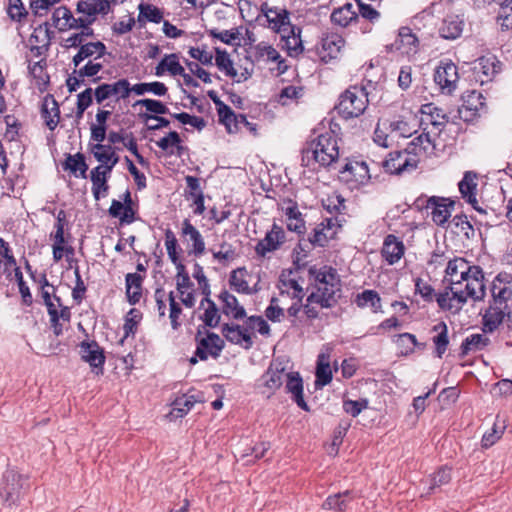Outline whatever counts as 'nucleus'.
Returning <instances> with one entry per match:
<instances>
[{
  "instance_id": "nucleus-1",
  "label": "nucleus",
  "mask_w": 512,
  "mask_h": 512,
  "mask_svg": "<svg viewBox=\"0 0 512 512\" xmlns=\"http://www.w3.org/2000/svg\"><path fill=\"white\" fill-rule=\"evenodd\" d=\"M309 275L314 281V290L303 305V313L308 319H316L321 309L336 304L341 283L336 269L329 266H313L309 269Z\"/></svg>"
},
{
  "instance_id": "nucleus-2",
  "label": "nucleus",
  "mask_w": 512,
  "mask_h": 512,
  "mask_svg": "<svg viewBox=\"0 0 512 512\" xmlns=\"http://www.w3.org/2000/svg\"><path fill=\"white\" fill-rule=\"evenodd\" d=\"M470 283L450 285L447 284L443 292L436 295V302L442 310L458 313L466 304L468 298L473 301H481L486 295L485 283H479L475 287V293L470 290Z\"/></svg>"
},
{
  "instance_id": "nucleus-3",
  "label": "nucleus",
  "mask_w": 512,
  "mask_h": 512,
  "mask_svg": "<svg viewBox=\"0 0 512 512\" xmlns=\"http://www.w3.org/2000/svg\"><path fill=\"white\" fill-rule=\"evenodd\" d=\"M338 157L339 147L337 138L333 131H326L311 141L303 150L302 160L306 162L307 166L313 160L320 166L327 167L334 163Z\"/></svg>"
},
{
  "instance_id": "nucleus-4",
  "label": "nucleus",
  "mask_w": 512,
  "mask_h": 512,
  "mask_svg": "<svg viewBox=\"0 0 512 512\" xmlns=\"http://www.w3.org/2000/svg\"><path fill=\"white\" fill-rule=\"evenodd\" d=\"M444 283L450 285L470 283L469 289L475 293V286L484 283V273L480 266L470 265L464 258H454L449 260L446 270Z\"/></svg>"
},
{
  "instance_id": "nucleus-5",
  "label": "nucleus",
  "mask_w": 512,
  "mask_h": 512,
  "mask_svg": "<svg viewBox=\"0 0 512 512\" xmlns=\"http://www.w3.org/2000/svg\"><path fill=\"white\" fill-rule=\"evenodd\" d=\"M368 102L366 89L361 86H352L340 95L336 109L344 119L356 118L364 113Z\"/></svg>"
},
{
  "instance_id": "nucleus-6",
  "label": "nucleus",
  "mask_w": 512,
  "mask_h": 512,
  "mask_svg": "<svg viewBox=\"0 0 512 512\" xmlns=\"http://www.w3.org/2000/svg\"><path fill=\"white\" fill-rule=\"evenodd\" d=\"M27 479L15 470H7L0 485V497L9 505L14 504L27 486Z\"/></svg>"
},
{
  "instance_id": "nucleus-7",
  "label": "nucleus",
  "mask_w": 512,
  "mask_h": 512,
  "mask_svg": "<svg viewBox=\"0 0 512 512\" xmlns=\"http://www.w3.org/2000/svg\"><path fill=\"white\" fill-rule=\"evenodd\" d=\"M419 160L420 159L407 148L403 151L389 153L388 158L383 162V167L386 172L400 175L415 170Z\"/></svg>"
},
{
  "instance_id": "nucleus-8",
  "label": "nucleus",
  "mask_w": 512,
  "mask_h": 512,
  "mask_svg": "<svg viewBox=\"0 0 512 512\" xmlns=\"http://www.w3.org/2000/svg\"><path fill=\"white\" fill-rule=\"evenodd\" d=\"M286 241V233L278 224L274 223L265 237L258 241L255 252L259 257L265 258L268 254L277 251Z\"/></svg>"
},
{
  "instance_id": "nucleus-9",
  "label": "nucleus",
  "mask_w": 512,
  "mask_h": 512,
  "mask_svg": "<svg viewBox=\"0 0 512 512\" xmlns=\"http://www.w3.org/2000/svg\"><path fill=\"white\" fill-rule=\"evenodd\" d=\"M340 178L350 184L351 188L365 184L370 179L369 169L364 161H349L340 170Z\"/></svg>"
},
{
  "instance_id": "nucleus-10",
  "label": "nucleus",
  "mask_w": 512,
  "mask_h": 512,
  "mask_svg": "<svg viewBox=\"0 0 512 512\" xmlns=\"http://www.w3.org/2000/svg\"><path fill=\"white\" fill-rule=\"evenodd\" d=\"M277 287L279 289L280 299L288 297L292 300L302 302L305 296L302 284L299 282L297 275L292 271L282 272Z\"/></svg>"
},
{
  "instance_id": "nucleus-11",
  "label": "nucleus",
  "mask_w": 512,
  "mask_h": 512,
  "mask_svg": "<svg viewBox=\"0 0 512 512\" xmlns=\"http://www.w3.org/2000/svg\"><path fill=\"white\" fill-rule=\"evenodd\" d=\"M200 331L196 336L197 340V348H196V356L204 361L207 360L208 357L217 358L224 348V341L220 338L219 335L208 332L205 337L199 338Z\"/></svg>"
},
{
  "instance_id": "nucleus-12",
  "label": "nucleus",
  "mask_w": 512,
  "mask_h": 512,
  "mask_svg": "<svg viewBox=\"0 0 512 512\" xmlns=\"http://www.w3.org/2000/svg\"><path fill=\"white\" fill-rule=\"evenodd\" d=\"M459 79L457 66L452 62H441L436 68L434 81L442 92L451 94L456 89Z\"/></svg>"
},
{
  "instance_id": "nucleus-13",
  "label": "nucleus",
  "mask_w": 512,
  "mask_h": 512,
  "mask_svg": "<svg viewBox=\"0 0 512 512\" xmlns=\"http://www.w3.org/2000/svg\"><path fill=\"white\" fill-rule=\"evenodd\" d=\"M176 290L185 307H194L196 303L194 283L191 281L184 265H178V273L176 274Z\"/></svg>"
},
{
  "instance_id": "nucleus-14",
  "label": "nucleus",
  "mask_w": 512,
  "mask_h": 512,
  "mask_svg": "<svg viewBox=\"0 0 512 512\" xmlns=\"http://www.w3.org/2000/svg\"><path fill=\"white\" fill-rule=\"evenodd\" d=\"M426 208L431 210L432 221L437 226L444 227L451 217L454 202L447 198L432 196L427 199Z\"/></svg>"
},
{
  "instance_id": "nucleus-15",
  "label": "nucleus",
  "mask_w": 512,
  "mask_h": 512,
  "mask_svg": "<svg viewBox=\"0 0 512 512\" xmlns=\"http://www.w3.org/2000/svg\"><path fill=\"white\" fill-rule=\"evenodd\" d=\"M261 12L265 16L269 28L279 34L286 33V30L292 26L289 12L284 8L271 7L267 3H264L261 5Z\"/></svg>"
},
{
  "instance_id": "nucleus-16",
  "label": "nucleus",
  "mask_w": 512,
  "mask_h": 512,
  "mask_svg": "<svg viewBox=\"0 0 512 512\" xmlns=\"http://www.w3.org/2000/svg\"><path fill=\"white\" fill-rule=\"evenodd\" d=\"M344 44L345 40L341 35L328 33L322 37L317 53L323 62L328 63L339 57Z\"/></svg>"
},
{
  "instance_id": "nucleus-17",
  "label": "nucleus",
  "mask_w": 512,
  "mask_h": 512,
  "mask_svg": "<svg viewBox=\"0 0 512 512\" xmlns=\"http://www.w3.org/2000/svg\"><path fill=\"white\" fill-rule=\"evenodd\" d=\"M76 12L83 15L91 26L98 15L106 16L112 12L106 0H79L76 4Z\"/></svg>"
},
{
  "instance_id": "nucleus-18",
  "label": "nucleus",
  "mask_w": 512,
  "mask_h": 512,
  "mask_svg": "<svg viewBox=\"0 0 512 512\" xmlns=\"http://www.w3.org/2000/svg\"><path fill=\"white\" fill-rule=\"evenodd\" d=\"M287 371L279 361H273L267 371L261 377V384L264 386L267 396H271L277 389H279L286 377Z\"/></svg>"
},
{
  "instance_id": "nucleus-19",
  "label": "nucleus",
  "mask_w": 512,
  "mask_h": 512,
  "mask_svg": "<svg viewBox=\"0 0 512 512\" xmlns=\"http://www.w3.org/2000/svg\"><path fill=\"white\" fill-rule=\"evenodd\" d=\"M79 353L83 361L96 370V373L102 372L105 363L103 349L96 341H83L79 345Z\"/></svg>"
},
{
  "instance_id": "nucleus-20",
  "label": "nucleus",
  "mask_w": 512,
  "mask_h": 512,
  "mask_svg": "<svg viewBox=\"0 0 512 512\" xmlns=\"http://www.w3.org/2000/svg\"><path fill=\"white\" fill-rule=\"evenodd\" d=\"M339 228L340 225L337 224L335 219L326 218L313 229L309 241L313 245L324 247L329 240L336 236Z\"/></svg>"
},
{
  "instance_id": "nucleus-21",
  "label": "nucleus",
  "mask_w": 512,
  "mask_h": 512,
  "mask_svg": "<svg viewBox=\"0 0 512 512\" xmlns=\"http://www.w3.org/2000/svg\"><path fill=\"white\" fill-rule=\"evenodd\" d=\"M106 46L101 41L88 42L81 45L78 52L74 55L72 63L75 68L81 63L93 60H101L106 54Z\"/></svg>"
},
{
  "instance_id": "nucleus-22",
  "label": "nucleus",
  "mask_w": 512,
  "mask_h": 512,
  "mask_svg": "<svg viewBox=\"0 0 512 512\" xmlns=\"http://www.w3.org/2000/svg\"><path fill=\"white\" fill-rule=\"evenodd\" d=\"M181 235L186 241L191 242V250L189 251L190 254H193L196 257L204 254V238L199 230L188 219H185L182 222Z\"/></svg>"
},
{
  "instance_id": "nucleus-23",
  "label": "nucleus",
  "mask_w": 512,
  "mask_h": 512,
  "mask_svg": "<svg viewBox=\"0 0 512 512\" xmlns=\"http://www.w3.org/2000/svg\"><path fill=\"white\" fill-rule=\"evenodd\" d=\"M464 27L465 20L463 16L450 14L443 19L438 31L442 38L455 40L462 35Z\"/></svg>"
},
{
  "instance_id": "nucleus-24",
  "label": "nucleus",
  "mask_w": 512,
  "mask_h": 512,
  "mask_svg": "<svg viewBox=\"0 0 512 512\" xmlns=\"http://www.w3.org/2000/svg\"><path fill=\"white\" fill-rule=\"evenodd\" d=\"M91 152L100 163L97 167H102L106 171H112L119 161V156L111 145L94 144L91 147Z\"/></svg>"
},
{
  "instance_id": "nucleus-25",
  "label": "nucleus",
  "mask_w": 512,
  "mask_h": 512,
  "mask_svg": "<svg viewBox=\"0 0 512 512\" xmlns=\"http://www.w3.org/2000/svg\"><path fill=\"white\" fill-rule=\"evenodd\" d=\"M112 171L103 170L102 167H95L90 172L92 182V193L95 200H100L107 196L109 191L108 179Z\"/></svg>"
},
{
  "instance_id": "nucleus-26",
  "label": "nucleus",
  "mask_w": 512,
  "mask_h": 512,
  "mask_svg": "<svg viewBox=\"0 0 512 512\" xmlns=\"http://www.w3.org/2000/svg\"><path fill=\"white\" fill-rule=\"evenodd\" d=\"M301 29L294 25L290 26L286 33H281V41L283 42V48L286 49L287 53L291 57H297L303 50V43L301 39Z\"/></svg>"
},
{
  "instance_id": "nucleus-27",
  "label": "nucleus",
  "mask_w": 512,
  "mask_h": 512,
  "mask_svg": "<svg viewBox=\"0 0 512 512\" xmlns=\"http://www.w3.org/2000/svg\"><path fill=\"white\" fill-rule=\"evenodd\" d=\"M284 381H286V391L292 394L296 404L303 410L308 411V405L303 397V381L300 374L298 372H287Z\"/></svg>"
},
{
  "instance_id": "nucleus-28",
  "label": "nucleus",
  "mask_w": 512,
  "mask_h": 512,
  "mask_svg": "<svg viewBox=\"0 0 512 512\" xmlns=\"http://www.w3.org/2000/svg\"><path fill=\"white\" fill-rule=\"evenodd\" d=\"M222 333L229 342L241 345L245 349H249L253 345L251 335H248L244 325L225 324L222 327Z\"/></svg>"
},
{
  "instance_id": "nucleus-29",
  "label": "nucleus",
  "mask_w": 512,
  "mask_h": 512,
  "mask_svg": "<svg viewBox=\"0 0 512 512\" xmlns=\"http://www.w3.org/2000/svg\"><path fill=\"white\" fill-rule=\"evenodd\" d=\"M473 72L481 84L490 81L497 73L495 57H481L474 62Z\"/></svg>"
},
{
  "instance_id": "nucleus-30",
  "label": "nucleus",
  "mask_w": 512,
  "mask_h": 512,
  "mask_svg": "<svg viewBox=\"0 0 512 512\" xmlns=\"http://www.w3.org/2000/svg\"><path fill=\"white\" fill-rule=\"evenodd\" d=\"M41 116L45 125L53 131L60 119V110L57 101L52 95H46L41 105Z\"/></svg>"
},
{
  "instance_id": "nucleus-31",
  "label": "nucleus",
  "mask_w": 512,
  "mask_h": 512,
  "mask_svg": "<svg viewBox=\"0 0 512 512\" xmlns=\"http://www.w3.org/2000/svg\"><path fill=\"white\" fill-rule=\"evenodd\" d=\"M283 208L285 216L287 218V228L290 231L301 234L305 230V221L302 217V213L299 211L298 205L292 200L284 202Z\"/></svg>"
},
{
  "instance_id": "nucleus-32",
  "label": "nucleus",
  "mask_w": 512,
  "mask_h": 512,
  "mask_svg": "<svg viewBox=\"0 0 512 512\" xmlns=\"http://www.w3.org/2000/svg\"><path fill=\"white\" fill-rule=\"evenodd\" d=\"M219 299L222 302V311L226 316L236 320L246 317L244 307L233 294L226 290L222 291L219 295Z\"/></svg>"
},
{
  "instance_id": "nucleus-33",
  "label": "nucleus",
  "mask_w": 512,
  "mask_h": 512,
  "mask_svg": "<svg viewBox=\"0 0 512 512\" xmlns=\"http://www.w3.org/2000/svg\"><path fill=\"white\" fill-rule=\"evenodd\" d=\"M404 244L394 235H388L383 244L382 256L389 264H395L404 255Z\"/></svg>"
},
{
  "instance_id": "nucleus-34",
  "label": "nucleus",
  "mask_w": 512,
  "mask_h": 512,
  "mask_svg": "<svg viewBox=\"0 0 512 512\" xmlns=\"http://www.w3.org/2000/svg\"><path fill=\"white\" fill-rule=\"evenodd\" d=\"M421 114L423 115L422 120L429 122L431 125L436 127L439 131L448 122V117L444 113L442 108L437 107L433 103H427L421 106Z\"/></svg>"
},
{
  "instance_id": "nucleus-35",
  "label": "nucleus",
  "mask_w": 512,
  "mask_h": 512,
  "mask_svg": "<svg viewBox=\"0 0 512 512\" xmlns=\"http://www.w3.org/2000/svg\"><path fill=\"white\" fill-rule=\"evenodd\" d=\"M509 314L508 307L492 303L483 317L485 328L490 332L494 331L503 322L505 316Z\"/></svg>"
},
{
  "instance_id": "nucleus-36",
  "label": "nucleus",
  "mask_w": 512,
  "mask_h": 512,
  "mask_svg": "<svg viewBox=\"0 0 512 512\" xmlns=\"http://www.w3.org/2000/svg\"><path fill=\"white\" fill-rule=\"evenodd\" d=\"M408 149L417 158L420 156H430L434 153L435 144L429 133H421L410 142Z\"/></svg>"
},
{
  "instance_id": "nucleus-37",
  "label": "nucleus",
  "mask_w": 512,
  "mask_h": 512,
  "mask_svg": "<svg viewBox=\"0 0 512 512\" xmlns=\"http://www.w3.org/2000/svg\"><path fill=\"white\" fill-rule=\"evenodd\" d=\"M358 19V13L354 5L350 2L343 6L335 8L331 13V21L341 27H347L353 21Z\"/></svg>"
},
{
  "instance_id": "nucleus-38",
  "label": "nucleus",
  "mask_w": 512,
  "mask_h": 512,
  "mask_svg": "<svg viewBox=\"0 0 512 512\" xmlns=\"http://www.w3.org/2000/svg\"><path fill=\"white\" fill-rule=\"evenodd\" d=\"M432 332L435 333L432 337V342L435 346V355L438 358H442L449 345L447 324L443 321L438 322L433 326Z\"/></svg>"
},
{
  "instance_id": "nucleus-39",
  "label": "nucleus",
  "mask_w": 512,
  "mask_h": 512,
  "mask_svg": "<svg viewBox=\"0 0 512 512\" xmlns=\"http://www.w3.org/2000/svg\"><path fill=\"white\" fill-rule=\"evenodd\" d=\"M491 293L493 297V303L495 305H501L504 307H508L507 301L512 296V289L511 287L504 283L502 279L500 278V275L495 278V280L492 283L491 287Z\"/></svg>"
},
{
  "instance_id": "nucleus-40",
  "label": "nucleus",
  "mask_w": 512,
  "mask_h": 512,
  "mask_svg": "<svg viewBox=\"0 0 512 512\" xmlns=\"http://www.w3.org/2000/svg\"><path fill=\"white\" fill-rule=\"evenodd\" d=\"M332 380V370L330 367V356L325 353H321L317 358L316 367V385L325 386Z\"/></svg>"
},
{
  "instance_id": "nucleus-41",
  "label": "nucleus",
  "mask_w": 512,
  "mask_h": 512,
  "mask_svg": "<svg viewBox=\"0 0 512 512\" xmlns=\"http://www.w3.org/2000/svg\"><path fill=\"white\" fill-rule=\"evenodd\" d=\"M142 277L137 273L126 275V295L131 304L139 302L142 295Z\"/></svg>"
},
{
  "instance_id": "nucleus-42",
  "label": "nucleus",
  "mask_w": 512,
  "mask_h": 512,
  "mask_svg": "<svg viewBox=\"0 0 512 512\" xmlns=\"http://www.w3.org/2000/svg\"><path fill=\"white\" fill-rule=\"evenodd\" d=\"M156 144L169 155L181 156L182 154L181 139L176 131L169 132L167 136L161 138Z\"/></svg>"
},
{
  "instance_id": "nucleus-43",
  "label": "nucleus",
  "mask_w": 512,
  "mask_h": 512,
  "mask_svg": "<svg viewBox=\"0 0 512 512\" xmlns=\"http://www.w3.org/2000/svg\"><path fill=\"white\" fill-rule=\"evenodd\" d=\"M475 178V174L466 172L463 179L459 182V191L462 197L467 199L471 205L477 204L475 193L477 184L475 183Z\"/></svg>"
},
{
  "instance_id": "nucleus-44",
  "label": "nucleus",
  "mask_w": 512,
  "mask_h": 512,
  "mask_svg": "<svg viewBox=\"0 0 512 512\" xmlns=\"http://www.w3.org/2000/svg\"><path fill=\"white\" fill-rule=\"evenodd\" d=\"M355 303L360 308L369 306L375 313L381 310V298L374 290H364L362 293L358 294Z\"/></svg>"
},
{
  "instance_id": "nucleus-45",
  "label": "nucleus",
  "mask_w": 512,
  "mask_h": 512,
  "mask_svg": "<svg viewBox=\"0 0 512 512\" xmlns=\"http://www.w3.org/2000/svg\"><path fill=\"white\" fill-rule=\"evenodd\" d=\"M196 403L194 396L182 395L173 402L172 409L169 413L171 418H182L185 416Z\"/></svg>"
},
{
  "instance_id": "nucleus-46",
  "label": "nucleus",
  "mask_w": 512,
  "mask_h": 512,
  "mask_svg": "<svg viewBox=\"0 0 512 512\" xmlns=\"http://www.w3.org/2000/svg\"><path fill=\"white\" fill-rule=\"evenodd\" d=\"M109 214L114 218H119L121 223L130 224L134 221V211L132 206L125 205L118 200H112L109 208Z\"/></svg>"
},
{
  "instance_id": "nucleus-47",
  "label": "nucleus",
  "mask_w": 512,
  "mask_h": 512,
  "mask_svg": "<svg viewBox=\"0 0 512 512\" xmlns=\"http://www.w3.org/2000/svg\"><path fill=\"white\" fill-rule=\"evenodd\" d=\"M489 339L484 334H472L468 336L461 344V354L467 355L470 352L480 351L486 347Z\"/></svg>"
},
{
  "instance_id": "nucleus-48",
  "label": "nucleus",
  "mask_w": 512,
  "mask_h": 512,
  "mask_svg": "<svg viewBox=\"0 0 512 512\" xmlns=\"http://www.w3.org/2000/svg\"><path fill=\"white\" fill-rule=\"evenodd\" d=\"M418 43L417 37L407 27L400 29L396 45L398 49H401L404 53H411L416 50Z\"/></svg>"
},
{
  "instance_id": "nucleus-49",
  "label": "nucleus",
  "mask_w": 512,
  "mask_h": 512,
  "mask_svg": "<svg viewBox=\"0 0 512 512\" xmlns=\"http://www.w3.org/2000/svg\"><path fill=\"white\" fill-rule=\"evenodd\" d=\"M50 316V321H56L62 318V322L70 321V310L66 306H62L61 299L54 295V300L45 304Z\"/></svg>"
},
{
  "instance_id": "nucleus-50",
  "label": "nucleus",
  "mask_w": 512,
  "mask_h": 512,
  "mask_svg": "<svg viewBox=\"0 0 512 512\" xmlns=\"http://www.w3.org/2000/svg\"><path fill=\"white\" fill-rule=\"evenodd\" d=\"M245 274V269L234 270L230 275V286L239 293L252 294L257 290L249 286L247 280L245 279Z\"/></svg>"
},
{
  "instance_id": "nucleus-51",
  "label": "nucleus",
  "mask_w": 512,
  "mask_h": 512,
  "mask_svg": "<svg viewBox=\"0 0 512 512\" xmlns=\"http://www.w3.org/2000/svg\"><path fill=\"white\" fill-rule=\"evenodd\" d=\"M216 56L215 63L216 66L224 71L225 74L231 78H236L238 76L237 70L233 66V62L230 58V55L220 48H215Z\"/></svg>"
},
{
  "instance_id": "nucleus-52",
  "label": "nucleus",
  "mask_w": 512,
  "mask_h": 512,
  "mask_svg": "<svg viewBox=\"0 0 512 512\" xmlns=\"http://www.w3.org/2000/svg\"><path fill=\"white\" fill-rule=\"evenodd\" d=\"M207 304L204 314L201 317L206 326L214 328L218 326L220 321V314L216 304L208 297V295L201 301V306Z\"/></svg>"
},
{
  "instance_id": "nucleus-53",
  "label": "nucleus",
  "mask_w": 512,
  "mask_h": 512,
  "mask_svg": "<svg viewBox=\"0 0 512 512\" xmlns=\"http://www.w3.org/2000/svg\"><path fill=\"white\" fill-rule=\"evenodd\" d=\"M138 9H139V15H138L139 22L149 21V22H153V23H160L163 19L162 11L154 5L140 3L138 6Z\"/></svg>"
},
{
  "instance_id": "nucleus-54",
  "label": "nucleus",
  "mask_w": 512,
  "mask_h": 512,
  "mask_svg": "<svg viewBox=\"0 0 512 512\" xmlns=\"http://www.w3.org/2000/svg\"><path fill=\"white\" fill-rule=\"evenodd\" d=\"M132 90L136 95H144L145 93H152L156 96H164L168 88L162 82H151V83H138L132 86Z\"/></svg>"
},
{
  "instance_id": "nucleus-55",
  "label": "nucleus",
  "mask_w": 512,
  "mask_h": 512,
  "mask_svg": "<svg viewBox=\"0 0 512 512\" xmlns=\"http://www.w3.org/2000/svg\"><path fill=\"white\" fill-rule=\"evenodd\" d=\"M104 68V63L101 60L87 61L83 66L74 69V74L79 78H93Z\"/></svg>"
},
{
  "instance_id": "nucleus-56",
  "label": "nucleus",
  "mask_w": 512,
  "mask_h": 512,
  "mask_svg": "<svg viewBox=\"0 0 512 512\" xmlns=\"http://www.w3.org/2000/svg\"><path fill=\"white\" fill-rule=\"evenodd\" d=\"M254 49L255 55L258 59L270 62H281V55L279 52L272 45L266 42L258 43Z\"/></svg>"
},
{
  "instance_id": "nucleus-57",
  "label": "nucleus",
  "mask_w": 512,
  "mask_h": 512,
  "mask_svg": "<svg viewBox=\"0 0 512 512\" xmlns=\"http://www.w3.org/2000/svg\"><path fill=\"white\" fill-rule=\"evenodd\" d=\"M505 419L500 421V417L497 416L496 422L494 423L491 432H486L482 437L483 447L492 446L498 439H500L505 429Z\"/></svg>"
},
{
  "instance_id": "nucleus-58",
  "label": "nucleus",
  "mask_w": 512,
  "mask_h": 512,
  "mask_svg": "<svg viewBox=\"0 0 512 512\" xmlns=\"http://www.w3.org/2000/svg\"><path fill=\"white\" fill-rule=\"evenodd\" d=\"M451 222L457 229V234H462L466 239H471L475 236V230L466 215H456Z\"/></svg>"
},
{
  "instance_id": "nucleus-59",
  "label": "nucleus",
  "mask_w": 512,
  "mask_h": 512,
  "mask_svg": "<svg viewBox=\"0 0 512 512\" xmlns=\"http://www.w3.org/2000/svg\"><path fill=\"white\" fill-rule=\"evenodd\" d=\"M350 496L349 491L329 496L323 503L322 507L329 510L344 511L347 508V498Z\"/></svg>"
},
{
  "instance_id": "nucleus-60",
  "label": "nucleus",
  "mask_w": 512,
  "mask_h": 512,
  "mask_svg": "<svg viewBox=\"0 0 512 512\" xmlns=\"http://www.w3.org/2000/svg\"><path fill=\"white\" fill-rule=\"evenodd\" d=\"M248 335H253V331L257 330L261 335H266L270 331L268 323L261 316L248 317L243 324Z\"/></svg>"
},
{
  "instance_id": "nucleus-61",
  "label": "nucleus",
  "mask_w": 512,
  "mask_h": 512,
  "mask_svg": "<svg viewBox=\"0 0 512 512\" xmlns=\"http://www.w3.org/2000/svg\"><path fill=\"white\" fill-rule=\"evenodd\" d=\"M66 168L71 170L73 173L80 172L82 178H86V171L88 169L82 154L77 153L74 156H69L66 160Z\"/></svg>"
},
{
  "instance_id": "nucleus-62",
  "label": "nucleus",
  "mask_w": 512,
  "mask_h": 512,
  "mask_svg": "<svg viewBox=\"0 0 512 512\" xmlns=\"http://www.w3.org/2000/svg\"><path fill=\"white\" fill-rule=\"evenodd\" d=\"M217 113L219 121L225 125L227 131L229 133H235L234 121L236 120V114L232 109L228 105H225L222 108H219Z\"/></svg>"
},
{
  "instance_id": "nucleus-63",
  "label": "nucleus",
  "mask_w": 512,
  "mask_h": 512,
  "mask_svg": "<svg viewBox=\"0 0 512 512\" xmlns=\"http://www.w3.org/2000/svg\"><path fill=\"white\" fill-rule=\"evenodd\" d=\"M110 88L112 95L119 99H126L130 93L133 92L132 86L127 79H119L118 81L111 83Z\"/></svg>"
},
{
  "instance_id": "nucleus-64",
  "label": "nucleus",
  "mask_w": 512,
  "mask_h": 512,
  "mask_svg": "<svg viewBox=\"0 0 512 512\" xmlns=\"http://www.w3.org/2000/svg\"><path fill=\"white\" fill-rule=\"evenodd\" d=\"M161 61L164 64L166 71H168L172 76L183 74V67L179 62L177 54H166Z\"/></svg>"
}]
</instances>
